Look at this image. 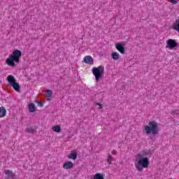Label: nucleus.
Returning <instances> with one entry per match:
<instances>
[{"instance_id": "1", "label": "nucleus", "mask_w": 179, "mask_h": 179, "mask_svg": "<svg viewBox=\"0 0 179 179\" xmlns=\"http://www.w3.org/2000/svg\"><path fill=\"white\" fill-rule=\"evenodd\" d=\"M148 156H150V150H145L137 155L134 164L138 171H143V169L149 167L150 162Z\"/></svg>"}, {"instance_id": "2", "label": "nucleus", "mask_w": 179, "mask_h": 179, "mask_svg": "<svg viewBox=\"0 0 179 179\" xmlns=\"http://www.w3.org/2000/svg\"><path fill=\"white\" fill-rule=\"evenodd\" d=\"M22 57V51L19 50H15L13 51V54L9 56V57L6 59V64L8 65V66H16V64H19L20 62V57ZM15 62L16 64H15Z\"/></svg>"}, {"instance_id": "3", "label": "nucleus", "mask_w": 179, "mask_h": 179, "mask_svg": "<svg viewBox=\"0 0 179 179\" xmlns=\"http://www.w3.org/2000/svg\"><path fill=\"white\" fill-rule=\"evenodd\" d=\"M144 129L145 134L147 135H157L160 129L159 128V123L156 122V121L149 122L148 125H145L144 127Z\"/></svg>"}, {"instance_id": "4", "label": "nucleus", "mask_w": 179, "mask_h": 179, "mask_svg": "<svg viewBox=\"0 0 179 179\" xmlns=\"http://www.w3.org/2000/svg\"><path fill=\"white\" fill-rule=\"evenodd\" d=\"M92 73L94 76H95V80L96 82H99L100 80V78L103 75H104V66H99L98 67H94L92 69Z\"/></svg>"}, {"instance_id": "5", "label": "nucleus", "mask_w": 179, "mask_h": 179, "mask_svg": "<svg viewBox=\"0 0 179 179\" xmlns=\"http://www.w3.org/2000/svg\"><path fill=\"white\" fill-rule=\"evenodd\" d=\"M179 45L178 43L174 39H169L166 41V48H169V50H177L178 48Z\"/></svg>"}, {"instance_id": "6", "label": "nucleus", "mask_w": 179, "mask_h": 179, "mask_svg": "<svg viewBox=\"0 0 179 179\" xmlns=\"http://www.w3.org/2000/svg\"><path fill=\"white\" fill-rule=\"evenodd\" d=\"M7 81L8 83V85L10 86H12L14 83H16V78L12 75L8 76L7 77Z\"/></svg>"}, {"instance_id": "7", "label": "nucleus", "mask_w": 179, "mask_h": 179, "mask_svg": "<svg viewBox=\"0 0 179 179\" xmlns=\"http://www.w3.org/2000/svg\"><path fill=\"white\" fill-rule=\"evenodd\" d=\"M5 174L6 176H7V178H6L7 179H9V178L15 179V176H16V174L13 173V172H12V171L10 170H6Z\"/></svg>"}, {"instance_id": "8", "label": "nucleus", "mask_w": 179, "mask_h": 179, "mask_svg": "<svg viewBox=\"0 0 179 179\" xmlns=\"http://www.w3.org/2000/svg\"><path fill=\"white\" fill-rule=\"evenodd\" d=\"M115 48L118 50L122 54H125V48L121 43L115 44Z\"/></svg>"}, {"instance_id": "9", "label": "nucleus", "mask_w": 179, "mask_h": 179, "mask_svg": "<svg viewBox=\"0 0 179 179\" xmlns=\"http://www.w3.org/2000/svg\"><path fill=\"white\" fill-rule=\"evenodd\" d=\"M84 62H85V64H89V65H93V58L91 57V56H86L84 58Z\"/></svg>"}, {"instance_id": "10", "label": "nucleus", "mask_w": 179, "mask_h": 179, "mask_svg": "<svg viewBox=\"0 0 179 179\" xmlns=\"http://www.w3.org/2000/svg\"><path fill=\"white\" fill-rule=\"evenodd\" d=\"M73 167V164L72 162H68L64 164L63 169L65 170H69V169H72Z\"/></svg>"}, {"instance_id": "11", "label": "nucleus", "mask_w": 179, "mask_h": 179, "mask_svg": "<svg viewBox=\"0 0 179 179\" xmlns=\"http://www.w3.org/2000/svg\"><path fill=\"white\" fill-rule=\"evenodd\" d=\"M68 157L69 159L76 160V159H78V153L76 151H72V152L68 155Z\"/></svg>"}, {"instance_id": "12", "label": "nucleus", "mask_w": 179, "mask_h": 179, "mask_svg": "<svg viewBox=\"0 0 179 179\" xmlns=\"http://www.w3.org/2000/svg\"><path fill=\"white\" fill-rule=\"evenodd\" d=\"M5 115H6V109L3 106L0 107V118H3Z\"/></svg>"}, {"instance_id": "13", "label": "nucleus", "mask_w": 179, "mask_h": 179, "mask_svg": "<svg viewBox=\"0 0 179 179\" xmlns=\"http://www.w3.org/2000/svg\"><path fill=\"white\" fill-rule=\"evenodd\" d=\"M12 87H13L14 90H15V92H20V85H19V83H15L14 84H13Z\"/></svg>"}, {"instance_id": "14", "label": "nucleus", "mask_w": 179, "mask_h": 179, "mask_svg": "<svg viewBox=\"0 0 179 179\" xmlns=\"http://www.w3.org/2000/svg\"><path fill=\"white\" fill-rule=\"evenodd\" d=\"M173 29L179 33V19L176 20V23L173 25Z\"/></svg>"}, {"instance_id": "15", "label": "nucleus", "mask_w": 179, "mask_h": 179, "mask_svg": "<svg viewBox=\"0 0 179 179\" xmlns=\"http://www.w3.org/2000/svg\"><path fill=\"white\" fill-rule=\"evenodd\" d=\"M28 108L29 110V113H34L36 111V105L31 103L29 105Z\"/></svg>"}, {"instance_id": "16", "label": "nucleus", "mask_w": 179, "mask_h": 179, "mask_svg": "<svg viewBox=\"0 0 179 179\" xmlns=\"http://www.w3.org/2000/svg\"><path fill=\"white\" fill-rule=\"evenodd\" d=\"M112 58L113 59H115V60L119 59H120V54H118V52H113L112 54Z\"/></svg>"}, {"instance_id": "17", "label": "nucleus", "mask_w": 179, "mask_h": 179, "mask_svg": "<svg viewBox=\"0 0 179 179\" xmlns=\"http://www.w3.org/2000/svg\"><path fill=\"white\" fill-rule=\"evenodd\" d=\"M52 130L55 132H61V127H59V126H54L52 127Z\"/></svg>"}, {"instance_id": "18", "label": "nucleus", "mask_w": 179, "mask_h": 179, "mask_svg": "<svg viewBox=\"0 0 179 179\" xmlns=\"http://www.w3.org/2000/svg\"><path fill=\"white\" fill-rule=\"evenodd\" d=\"M113 160H114V158H113V155L108 154L107 163H108L109 164H111V162H113Z\"/></svg>"}, {"instance_id": "19", "label": "nucleus", "mask_w": 179, "mask_h": 179, "mask_svg": "<svg viewBox=\"0 0 179 179\" xmlns=\"http://www.w3.org/2000/svg\"><path fill=\"white\" fill-rule=\"evenodd\" d=\"M46 97H52V91L51 90H46Z\"/></svg>"}, {"instance_id": "20", "label": "nucleus", "mask_w": 179, "mask_h": 179, "mask_svg": "<svg viewBox=\"0 0 179 179\" xmlns=\"http://www.w3.org/2000/svg\"><path fill=\"white\" fill-rule=\"evenodd\" d=\"M26 131L28 132V134H34L36 130H34L33 128H28L27 129Z\"/></svg>"}, {"instance_id": "21", "label": "nucleus", "mask_w": 179, "mask_h": 179, "mask_svg": "<svg viewBox=\"0 0 179 179\" xmlns=\"http://www.w3.org/2000/svg\"><path fill=\"white\" fill-rule=\"evenodd\" d=\"M171 3H173V5H176L177 3H178V1H177L176 0H171Z\"/></svg>"}, {"instance_id": "22", "label": "nucleus", "mask_w": 179, "mask_h": 179, "mask_svg": "<svg viewBox=\"0 0 179 179\" xmlns=\"http://www.w3.org/2000/svg\"><path fill=\"white\" fill-rule=\"evenodd\" d=\"M38 106H39L40 107H44V104L41 101L38 102Z\"/></svg>"}, {"instance_id": "23", "label": "nucleus", "mask_w": 179, "mask_h": 179, "mask_svg": "<svg viewBox=\"0 0 179 179\" xmlns=\"http://www.w3.org/2000/svg\"><path fill=\"white\" fill-rule=\"evenodd\" d=\"M112 155H117V151L115 150H113L112 151Z\"/></svg>"}, {"instance_id": "24", "label": "nucleus", "mask_w": 179, "mask_h": 179, "mask_svg": "<svg viewBox=\"0 0 179 179\" xmlns=\"http://www.w3.org/2000/svg\"><path fill=\"white\" fill-rule=\"evenodd\" d=\"M97 106H99V108H103V105L100 104V103H96Z\"/></svg>"}, {"instance_id": "25", "label": "nucleus", "mask_w": 179, "mask_h": 179, "mask_svg": "<svg viewBox=\"0 0 179 179\" xmlns=\"http://www.w3.org/2000/svg\"><path fill=\"white\" fill-rule=\"evenodd\" d=\"M47 101H51V99L48 98V99H47Z\"/></svg>"}, {"instance_id": "26", "label": "nucleus", "mask_w": 179, "mask_h": 179, "mask_svg": "<svg viewBox=\"0 0 179 179\" xmlns=\"http://www.w3.org/2000/svg\"><path fill=\"white\" fill-rule=\"evenodd\" d=\"M0 127H1V124H0Z\"/></svg>"}, {"instance_id": "27", "label": "nucleus", "mask_w": 179, "mask_h": 179, "mask_svg": "<svg viewBox=\"0 0 179 179\" xmlns=\"http://www.w3.org/2000/svg\"><path fill=\"white\" fill-rule=\"evenodd\" d=\"M169 179H171V178H169Z\"/></svg>"}]
</instances>
